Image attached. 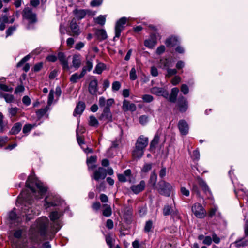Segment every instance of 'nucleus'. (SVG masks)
<instances>
[{
    "mask_svg": "<svg viewBox=\"0 0 248 248\" xmlns=\"http://www.w3.org/2000/svg\"><path fill=\"white\" fill-rule=\"evenodd\" d=\"M20 196L24 201H25V205L22 207V210L26 216V222L22 221V218L20 217H17L15 212V208H14L8 214V223L10 227L14 229V232H25L27 231L28 227L26 225L27 221L32 219L34 216L39 215L38 210L32 209L31 206V201L32 198L30 194L26 190L23 191Z\"/></svg>",
    "mask_w": 248,
    "mask_h": 248,
    "instance_id": "obj_1",
    "label": "nucleus"
},
{
    "mask_svg": "<svg viewBox=\"0 0 248 248\" xmlns=\"http://www.w3.org/2000/svg\"><path fill=\"white\" fill-rule=\"evenodd\" d=\"M26 186L31 190V194L37 199L42 198L47 190L43 184L33 175L29 176Z\"/></svg>",
    "mask_w": 248,
    "mask_h": 248,
    "instance_id": "obj_2",
    "label": "nucleus"
},
{
    "mask_svg": "<svg viewBox=\"0 0 248 248\" xmlns=\"http://www.w3.org/2000/svg\"><path fill=\"white\" fill-rule=\"evenodd\" d=\"M31 241L37 244H43V248H51V246L47 241L52 239L54 233H30Z\"/></svg>",
    "mask_w": 248,
    "mask_h": 248,
    "instance_id": "obj_3",
    "label": "nucleus"
},
{
    "mask_svg": "<svg viewBox=\"0 0 248 248\" xmlns=\"http://www.w3.org/2000/svg\"><path fill=\"white\" fill-rule=\"evenodd\" d=\"M63 204H64V202L61 199L59 196L51 194L48 195L45 198L44 206L46 209H47L51 207L62 205Z\"/></svg>",
    "mask_w": 248,
    "mask_h": 248,
    "instance_id": "obj_4",
    "label": "nucleus"
},
{
    "mask_svg": "<svg viewBox=\"0 0 248 248\" xmlns=\"http://www.w3.org/2000/svg\"><path fill=\"white\" fill-rule=\"evenodd\" d=\"M62 209H59V211H53L49 215L50 219L54 222L53 227L56 232L59 231L62 225V222L60 220H58L62 215Z\"/></svg>",
    "mask_w": 248,
    "mask_h": 248,
    "instance_id": "obj_5",
    "label": "nucleus"
},
{
    "mask_svg": "<svg viewBox=\"0 0 248 248\" xmlns=\"http://www.w3.org/2000/svg\"><path fill=\"white\" fill-rule=\"evenodd\" d=\"M48 219L46 217H43L38 219L34 225L37 228L36 230H33V226L31 227L30 232H44L45 229L47 225Z\"/></svg>",
    "mask_w": 248,
    "mask_h": 248,
    "instance_id": "obj_6",
    "label": "nucleus"
},
{
    "mask_svg": "<svg viewBox=\"0 0 248 248\" xmlns=\"http://www.w3.org/2000/svg\"><path fill=\"white\" fill-rule=\"evenodd\" d=\"M158 186V191L161 195L167 196L170 195L172 186L170 183L162 180L159 182Z\"/></svg>",
    "mask_w": 248,
    "mask_h": 248,
    "instance_id": "obj_7",
    "label": "nucleus"
},
{
    "mask_svg": "<svg viewBox=\"0 0 248 248\" xmlns=\"http://www.w3.org/2000/svg\"><path fill=\"white\" fill-rule=\"evenodd\" d=\"M192 212L198 218H202L205 217L206 212L202 205L195 203L192 207Z\"/></svg>",
    "mask_w": 248,
    "mask_h": 248,
    "instance_id": "obj_8",
    "label": "nucleus"
},
{
    "mask_svg": "<svg viewBox=\"0 0 248 248\" xmlns=\"http://www.w3.org/2000/svg\"><path fill=\"white\" fill-rule=\"evenodd\" d=\"M106 175V170L102 167H99L93 171V174L91 175V178L97 181H99L100 180L104 179Z\"/></svg>",
    "mask_w": 248,
    "mask_h": 248,
    "instance_id": "obj_9",
    "label": "nucleus"
},
{
    "mask_svg": "<svg viewBox=\"0 0 248 248\" xmlns=\"http://www.w3.org/2000/svg\"><path fill=\"white\" fill-rule=\"evenodd\" d=\"M127 21V18L125 17L121 18L116 23L115 27V38H119L121 35V31L124 30V25Z\"/></svg>",
    "mask_w": 248,
    "mask_h": 248,
    "instance_id": "obj_10",
    "label": "nucleus"
},
{
    "mask_svg": "<svg viewBox=\"0 0 248 248\" xmlns=\"http://www.w3.org/2000/svg\"><path fill=\"white\" fill-rule=\"evenodd\" d=\"M23 17L24 19L28 20L30 23H33L36 21V15L29 7H26L23 10Z\"/></svg>",
    "mask_w": 248,
    "mask_h": 248,
    "instance_id": "obj_11",
    "label": "nucleus"
},
{
    "mask_svg": "<svg viewBox=\"0 0 248 248\" xmlns=\"http://www.w3.org/2000/svg\"><path fill=\"white\" fill-rule=\"evenodd\" d=\"M151 93L157 96H161L165 98L169 97L168 92L163 88L154 87L151 89Z\"/></svg>",
    "mask_w": 248,
    "mask_h": 248,
    "instance_id": "obj_12",
    "label": "nucleus"
},
{
    "mask_svg": "<svg viewBox=\"0 0 248 248\" xmlns=\"http://www.w3.org/2000/svg\"><path fill=\"white\" fill-rule=\"evenodd\" d=\"M114 103V100L110 98L107 100L104 97H100L99 99L98 104L100 108H106L110 109V107Z\"/></svg>",
    "mask_w": 248,
    "mask_h": 248,
    "instance_id": "obj_13",
    "label": "nucleus"
},
{
    "mask_svg": "<svg viewBox=\"0 0 248 248\" xmlns=\"http://www.w3.org/2000/svg\"><path fill=\"white\" fill-rule=\"evenodd\" d=\"M148 144V138L143 135H141L137 139L135 146L144 150Z\"/></svg>",
    "mask_w": 248,
    "mask_h": 248,
    "instance_id": "obj_14",
    "label": "nucleus"
},
{
    "mask_svg": "<svg viewBox=\"0 0 248 248\" xmlns=\"http://www.w3.org/2000/svg\"><path fill=\"white\" fill-rule=\"evenodd\" d=\"M157 36H159V34L152 33L150 35V38L145 41V46L149 48H153L157 43Z\"/></svg>",
    "mask_w": 248,
    "mask_h": 248,
    "instance_id": "obj_15",
    "label": "nucleus"
},
{
    "mask_svg": "<svg viewBox=\"0 0 248 248\" xmlns=\"http://www.w3.org/2000/svg\"><path fill=\"white\" fill-rule=\"evenodd\" d=\"M131 176V170L130 169H127L124 170L123 174H118L117 177L119 181L121 182H125L129 181L131 182L130 180Z\"/></svg>",
    "mask_w": 248,
    "mask_h": 248,
    "instance_id": "obj_16",
    "label": "nucleus"
},
{
    "mask_svg": "<svg viewBox=\"0 0 248 248\" xmlns=\"http://www.w3.org/2000/svg\"><path fill=\"white\" fill-rule=\"evenodd\" d=\"M100 120H105L107 122L112 121V115L110 112V109L108 108H103V111L101 115L99 117Z\"/></svg>",
    "mask_w": 248,
    "mask_h": 248,
    "instance_id": "obj_17",
    "label": "nucleus"
},
{
    "mask_svg": "<svg viewBox=\"0 0 248 248\" xmlns=\"http://www.w3.org/2000/svg\"><path fill=\"white\" fill-rule=\"evenodd\" d=\"M178 128L181 134L183 135H186L188 133L189 127L186 121L184 120H181L178 123Z\"/></svg>",
    "mask_w": 248,
    "mask_h": 248,
    "instance_id": "obj_18",
    "label": "nucleus"
},
{
    "mask_svg": "<svg viewBox=\"0 0 248 248\" xmlns=\"http://www.w3.org/2000/svg\"><path fill=\"white\" fill-rule=\"evenodd\" d=\"M122 108L124 111H135L137 107L135 104L130 103L127 100H124L123 102Z\"/></svg>",
    "mask_w": 248,
    "mask_h": 248,
    "instance_id": "obj_19",
    "label": "nucleus"
},
{
    "mask_svg": "<svg viewBox=\"0 0 248 248\" xmlns=\"http://www.w3.org/2000/svg\"><path fill=\"white\" fill-rule=\"evenodd\" d=\"M145 187V182L144 180H141L140 184L136 185H133L131 186L130 189L134 193L138 194L143 191Z\"/></svg>",
    "mask_w": 248,
    "mask_h": 248,
    "instance_id": "obj_20",
    "label": "nucleus"
},
{
    "mask_svg": "<svg viewBox=\"0 0 248 248\" xmlns=\"http://www.w3.org/2000/svg\"><path fill=\"white\" fill-rule=\"evenodd\" d=\"M58 58L62 65L63 69L66 70L70 69V67L68 64V61L65 58V55L63 53L61 52H59L58 54Z\"/></svg>",
    "mask_w": 248,
    "mask_h": 248,
    "instance_id": "obj_21",
    "label": "nucleus"
},
{
    "mask_svg": "<svg viewBox=\"0 0 248 248\" xmlns=\"http://www.w3.org/2000/svg\"><path fill=\"white\" fill-rule=\"evenodd\" d=\"M178 107L181 112H185L188 108V102L183 96L180 97L178 100Z\"/></svg>",
    "mask_w": 248,
    "mask_h": 248,
    "instance_id": "obj_22",
    "label": "nucleus"
},
{
    "mask_svg": "<svg viewBox=\"0 0 248 248\" xmlns=\"http://www.w3.org/2000/svg\"><path fill=\"white\" fill-rule=\"evenodd\" d=\"M197 180L199 185L201 187L204 192L206 194H208L209 196H210L211 195V192L206 182L199 177L197 178Z\"/></svg>",
    "mask_w": 248,
    "mask_h": 248,
    "instance_id": "obj_23",
    "label": "nucleus"
},
{
    "mask_svg": "<svg viewBox=\"0 0 248 248\" xmlns=\"http://www.w3.org/2000/svg\"><path fill=\"white\" fill-rule=\"evenodd\" d=\"M98 81L97 79H93L90 81L89 85V91L92 95H95L98 91Z\"/></svg>",
    "mask_w": 248,
    "mask_h": 248,
    "instance_id": "obj_24",
    "label": "nucleus"
},
{
    "mask_svg": "<svg viewBox=\"0 0 248 248\" xmlns=\"http://www.w3.org/2000/svg\"><path fill=\"white\" fill-rule=\"evenodd\" d=\"M78 145L85 153L88 154L93 152L92 150L85 143L84 139L81 137L78 136Z\"/></svg>",
    "mask_w": 248,
    "mask_h": 248,
    "instance_id": "obj_25",
    "label": "nucleus"
},
{
    "mask_svg": "<svg viewBox=\"0 0 248 248\" xmlns=\"http://www.w3.org/2000/svg\"><path fill=\"white\" fill-rule=\"evenodd\" d=\"M144 150L135 146L132 152V156L134 159L141 158L144 154Z\"/></svg>",
    "mask_w": 248,
    "mask_h": 248,
    "instance_id": "obj_26",
    "label": "nucleus"
},
{
    "mask_svg": "<svg viewBox=\"0 0 248 248\" xmlns=\"http://www.w3.org/2000/svg\"><path fill=\"white\" fill-rule=\"evenodd\" d=\"M97 160V157L96 156H91L87 160V163L88 166V168L90 170H93L96 167V165L95 164Z\"/></svg>",
    "mask_w": 248,
    "mask_h": 248,
    "instance_id": "obj_27",
    "label": "nucleus"
},
{
    "mask_svg": "<svg viewBox=\"0 0 248 248\" xmlns=\"http://www.w3.org/2000/svg\"><path fill=\"white\" fill-rule=\"evenodd\" d=\"M179 89L177 88H173L171 89V93L169 97V101L172 103L175 102L177 98Z\"/></svg>",
    "mask_w": 248,
    "mask_h": 248,
    "instance_id": "obj_28",
    "label": "nucleus"
},
{
    "mask_svg": "<svg viewBox=\"0 0 248 248\" xmlns=\"http://www.w3.org/2000/svg\"><path fill=\"white\" fill-rule=\"evenodd\" d=\"M77 22V17L73 18L71 22L70 28L72 34H77L78 33Z\"/></svg>",
    "mask_w": 248,
    "mask_h": 248,
    "instance_id": "obj_29",
    "label": "nucleus"
},
{
    "mask_svg": "<svg viewBox=\"0 0 248 248\" xmlns=\"http://www.w3.org/2000/svg\"><path fill=\"white\" fill-rule=\"evenodd\" d=\"M95 34L99 40H105L108 37L106 31L103 29L97 30Z\"/></svg>",
    "mask_w": 248,
    "mask_h": 248,
    "instance_id": "obj_30",
    "label": "nucleus"
},
{
    "mask_svg": "<svg viewBox=\"0 0 248 248\" xmlns=\"http://www.w3.org/2000/svg\"><path fill=\"white\" fill-rule=\"evenodd\" d=\"M178 39L176 37L172 36L166 39L165 44L168 47H172L177 45Z\"/></svg>",
    "mask_w": 248,
    "mask_h": 248,
    "instance_id": "obj_31",
    "label": "nucleus"
},
{
    "mask_svg": "<svg viewBox=\"0 0 248 248\" xmlns=\"http://www.w3.org/2000/svg\"><path fill=\"white\" fill-rule=\"evenodd\" d=\"M21 128H22L21 123L20 122L16 123V124H15L14 125L12 128V129L10 131V133L12 134H14V135L16 134L20 131Z\"/></svg>",
    "mask_w": 248,
    "mask_h": 248,
    "instance_id": "obj_32",
    "label": "nucleus"
},
{
    "mask_svg": "<svg viewBox=\"0 0 248 248\" xmlns=\"http://www.w3.org/2000/svg\"><path fill=\"white\" fill-rule=\"evenodd\" d=\"M106 66L105 64L103 63H99L95 66L93 73L100 74L102 73L103 71L106 69Z\"/></svg>",
    "mask_w": 248,
    "mask_h": 248,
    "instance_id": "obj_33",
    "label": "nucleus"
},
{
    "mask_svg": "<svg viewBox=\"0 0 248 248\" xmlns=\"http://www.w3.org/2000/svg\"><path fill=\"white\" fill-rule=\"evenodd\" d=\"M49 109V107L48 106H47L44 108H41L39 109L36 112V115L37 117L40 119L42 118L43 116H44L46 113L47 112L48 109Z\"/></svg>",
    "mask_w": 248,
    "mask_h": 248,
    "instance_id": "obj_34",
    "label": "nucleus"
},
{
    "mask_svg": "<svg viewBox=\"0 0 248 248\" xmlns=\"http://www.w3.org/2000/svg\"><path fill=\"white\" fill-rule=\"evenodd\" d=\"M37 126V124L34 123L33 124H26L23 128V132L24 134L29 133L32 128Z\"/></svg>",
    "mask_w": 248,
    "mask_h": 248,
    "instance_id": "obj_35",
    "label": "nucleus"
},
{
    "mask_svg": "<svg viewBox=\"0 0 248 248\" xmlns=\"http://www.w3.org/2000/svg\"><path fill=\"white\" fill-rule=\"evenodd\" d=\"M89 124L91 126L97 127L99 123L97 119L93 115H92L89 118Z\"/></svg>",
    "mask_w": 248,
    "mask_h": 248,
    "instance_id": "obj_36",
    "label": "nucleus"
},
{
    "mask_svg": "<svg viewBox=\"0 0 248 248\" xmlns=\"http://www.w3.org/2000/svg\"><path fill=\"white\" fill-rule=\"evenodd\" d=\"M106 15H100L94 19L95 23L101 25H104L106 22Z\"/></svg>",
    "mask_w": 248,
    "mask_h": 248,
    "instance_id": "obj_37",
    "label": "nucleus"
},
{
    "mask_svg": "<svg viewBox=\"0 0 248 248\" xmlns=\"http://www.w3.org/2000/svg\"><path fill=\"white\" fill-rule=\"evenodd\" d=\"M157 180V175L155 171L151 173L149 180V183L153 186H155Z\"/></svg>",
    "mask_w": 248,
    "mask_h": 248,
    "instance_id": "obj_38",
    "label": "nucleus"
},
{
    "mask_svg": "<svg viewBox=\"0 0 248 248\" xmlns=\"http://www.w3.org/2000/svg\"><path fill=\"white\" fill-rule=\"evenodd\" d=\"M19 109L17 107H11L8 108V113L11 117H15Z\"/></svg>",
    "mask_w": 248,
    "mask_h": 248,
    "instance_id": "obj_39",
    "label": "nucleus"
},
{
    "mask_svg": "<svg viewBox=\"0 0 248 248\" xmlns=\"http://www.w3.org/2000/svg\"><path fill=\"white\" fill-rule=\"evenodd\" d=\"M159 140V137L157 134H155L154 139L150 143V148L153 149L155 148L156 145L158 144Z\"/></svg>",
    "mask_w": 248,
    "mask_h": 248,
    "instance_id": "obj_40",
    "label": "nucleus"
},
{
    "mask_svg": "<svg viewBox=\"0 0 248 248\" xmlns=\"http://www.w3.org/2000/svg\"><path fill=\"white\" fill-rule=\"evenodd\" d=\"M172 209L171 207L169 205L164 206L163 210V214L164 216H168L170 215Z\"/></svg>",
    "mask_w": 248,
    "mask_h": 248,
    "instance_id": "obj_41",
    "label": "nucleus"
},
{
    "mask_svg": "<svg viewBox=\"0 0 248 248\" xmlns=\"http://www.w3.org/2000/svg\"><path fill=\"white\" fill-rule=\"evenodd\" d=\"M121 87V84L119 81H116L112 84V90L113 92L118 91Z\"/></svg>",
    "mask_w": 248,
    "mask_h": 248,
    "instance_id": "obj_42",
    "label": "nucleus"
},
{
    "mask_svg": "<svg viewBox=\"0 0 248 248\" xmlns=\"http://www.w3.org/2000/svg\"><path fill=\"white\" fill-rule=\"evenodd\" d=\"M3 98L8 103H11L14 101V96L12 94H10L5 93Z\"/></svg>",
    "mask_w": 248,
    "mask_h": 248,
    "instance_id": "obj_43",
    "label": "nucleus"
},
{
    "mask_svg": "<svg viewBox=\"0 0 248 248\" xmlns=\"http://www.w3.org/2000/svg\"><path fill=\"white\" fill-rule=\"evenodd\" d=\"M129 77L131 80H135L137 79V76L136 74V70L135 67L131 68L129 73Z\"/></svg>",
    "mask_w": 248,
    "mask_h": 248,
    "instance_id": "obj_44",
    "label": "nucleus"
},
{
    "mask_svg": "<svg viewBox=\"0 0 248 248\" xmlns=\"http://www.w3.org/2000/svg\"><path fill=\"white\" fill-rule=\"evenodd\" d=\"M237 246L243 247L248 245V239L246 238L236 241Z\"/></svg>",
    "mask_w": 248,
    "mask_h": 248,
    "instance_id": "obj_45",
    "label": "nucleus"
},
{
    "mask_svg": "<svg viewBox=\"0 0 248 248\" xmlns=\"http://www.w3.org/2000/svg\"><path fill=\"white\" fill-rule=\"evenodd\" d=\"M111 214V209L109 206H107L103 211V215L105 217H109Z\"/></svg>",
    "mask_w": 248,
    "mask_h": 248,
    "instance_id": "obj_46",
    "label": "nucleus"
},
{
    "mask_svg": "<svg viewBox=\"0 0 248 248\" xmlns=\"http://www.w3.org/2000/svg\"><path fill=\"white\" fill-rule=\"evenodd\" d=\"M139 121L141 125H145L148 122V117L145 115H141L140 117Z\"/></svg>",
    "mask_w": 248,
    "mask_h": 248,
    "instance_id": "obj_47",
    "label": "nucleus"
},
{
    "mask_svg": "<svg viewBox=\"0 0 248 248\" xmlns=\"http://www.w3.org/2000/svg\"><path fill=\"white\" fill-rule=\"evenodd\" d=\"M142 99L144 102L146 103H150L151 102L153 99V97L149 94H145L142 96Z\"/></svg>",
    "mask_w": 248,
    "mask_h": 248,
    "instance_id": "obj_48",
    "label": "nucleus"
},
{
    "mask_svg": "<svg viewBox=\"0 0 248 248\" xmlns=\"http://www.w3.org/2000/svg\"><path fill=\"white\" fill-rule=\"evenodd\" d=\"M16 26H13L9 27L6 31V37H7L10 35H11L13 32L16 30Z\"/></svg>",
    "mask_w": 248,
    "mask_h": 248,
    "instance_id": "obj_49",
    "label": "nucleus"
},
{
    "mask_svg": "<svg viewBox=\"0 0 248 248\" xmlns=\"http://www.w3.org/2000/svg\"><path fill=\"white\" fill-rule=\"evenodd\" d=\"M0 89L3 91L9 92H12L13 90L12 87H10L7 85L2 83H0Z\"/></svg>",
    "mask_w": 248,
    "mask_h": 248,
    "instance_id": "obj_50",
    "label": "nucleus"
},
{
    "mask_svg": "<svg viewBox=\"0 0 248 248\" xmlns=\"http://www.w3.org/2000/svg\"><path fill=\"white\" fill-rule=\"evenodd\" d=\"M152 167V164L151 163H146L143 166L141 171L143 172H147L150 170Z\"/></svg>",
    "mask_w": 248,
    "mask_h": 248,
    "instance_id": "obj_51",
    "label": "nucleus"
},
{
    "mask_svg": "<svg viewBox=\"0 0 248 248\" xmlns=\"http://www.w3.org/2000/svg\"><path fill=\"white\" fill-rule=\"evenodd\" d=\"M30 58V55H27L23 58L20 62L17 63V67H21L26 62L28 61Z\"/></svg>",
    "mask_w": 248,
    "mask_h": 248,
    "instance_id": "obj_52",
    "label": "nucleus"
},
{
    "mask_svg": "<svg viewBox=\"0 0 248 248\" xmlns=\"http://www.w3.org/2000/svg\"><path fill=\"white\" fill-rule=\"evenodd\" d=\"M54 100V92L51 90L49 93L48 97L47 104L49 107L51 105Z\"/></svg>",
    "mask_w": 248,
    "mask_h": 248,
    "instance_id": "obj_53",
    "label": "nucleus"
},
{
    "mask_svg": "<svg viewBox=\"0 0 248 248\" xmlns=\"http://www.w3.org/2000/svg\"><path fill=\"white\" fill-rule=\"evenodd\" d=\"M114 240L113 239V238L111 236L110 234L106 236V242L107 244L110 247V248H111L112 247Z\"/></svg>",
    "mask_w": 248,
    "mask_h": 248,
    "instance_id": "obj_54",
    "label": "nucleus"
},
{
    "mask_svg": "<svg viewBox=\"0 0 248 248\" xmlns=\"http://www.w3.org/2000/svg\"><path fill=\"white\" fill-rule=\"evenodd\" d=\"M218 210V207L216 206H214L212 207L209 211L208 215L210 217H212L216 215Z\"/></svg>",
    "mask_w": 248,
    "mask_h": 248,
    "instance_id": "obj_55",
    "label": "nucleus"
},
{
    "mask_svg": "<svg viewBox=\"0 0 248 248\" xmlns=\"http://www.w3.org/2000/svg\"><path fill=\"white\" fill-rule=\"evenodd\" d=\"M153 226V222L151 220H148L146 222L144 230L146 232H150Z\"/></svg>",
    "mask_w": 248,
    "mask_h": 248,
    "instance_id": "obj_56",
    "label": "nucleus"
},
{
    "mask_svg": "<svg viewBox=\"0 0 248 248\" xmlns=\"http://www.w3.org/2000/svg\"><path fill=\"white\" fill-rule=\"evenodd\" d=\"M180 191L181 194L186 197H188L189 196V190L185 187L182 186L180 188Z\"/></svg>",
    "mask_w": 248,
    "mask_h": 248,
    "instance_id": "obj_57",
    "label": "nucleus"
},
{
    "mask_svg": "<svg viewBox=\"0 0 248 248\" xmlns=\"http://www.w3.org/2000/svg\"><path fill=\"white\" fill-rule=\"evenodd\" d=\"M181 91L184 94H187L189 92V88L187 85L182 84L181 87Z\"/></svg>",
    "mask_w": 248,
    "mask_h": 248,
    "instance_id": "obj_58",
    "label": "nucleus"
},
{
    "mask_svg": "<svg viewBox=\"0 0 248 248\" xmlns=\"http://www.w3.org/2000/svg\"><path fill=\"white\" fill-rule=\"evenodd\" d=\"M170 215L174 219H179L180 218V217L177 210H172Z\"/></svg>",
    "mask_w": 248,
    "mask_h": 248,
    "instance_id": "obj_59",
    "label": "nucleus"
},
{
    "mask_svg": "<svg viewBox=\"0 0 248 248\" xmlns=\"http://www.w3.org/2000/svg\"><path fill=\"white\" fill-rule=\"evenodd\" d=\"M101 207V204L99 202H96L93 203L92 208L94 211H98Z\"/></svg>",
    "mask_w": 248,
    "mask_h": 248,
    "instance_id": "obj_60",
    "label": "nucleus"
},
{
    "mask_svg": "<svg viewBox=\"0 0 248 248\" xmlns=\"http://www.w3.org/2000/svg\"><path fill=\"white\" fill-rule=\"evenodd\" d=\"M85 108V104L84 102H78V114L82 113Z\"/></svg>",
    "mask_w": 248,
    "mask_h": 248,
    "instance_id": "obj_61",
    "label": "nucleus"
},
{
    "mask_svg": "<svg viewBox=\"0 0 248 248\" xmlns=\"http://www.w3.org/2000/svg\"><path fill=\"white\" fill-rule=\"evenodd\" d=\"M165 50V47L163 45L158 46L156 50V53L158 55H160L164 52Z\"/></svg>",
    "mask_w": 248,
    "mask_h": 248,
    "instance_id": "obj_62",
    "label": "nucleus"
},
{
    "mask_svg": "<svg viewBox=\"0 0 248 248\" xmlns=\"http://www.w3.org/2000/svg\"><path fill=\"white\" fill-rule=\"evenodd\" d=\"M181 81V78L179 76H175L171 80V83L173 85H177Z\"/></svg>",
    "mask_w": 248,
    "mask_h": 248,
    "instance_id": "obj_63",
    "label": "nucleus"
},
{
    "mask_svg": "<svg viewBox=\"0 0 248 248\" xmlns=\"http://www.w3.org/2000/svg\"><path fill=\"white\" fill-rule=\"evenodd\" d=\"M212 239L210 236H206L203 240V243L205 245H210L212 243Z\"/></svg>",
    "mask_w": 248,
    "mask_h": 248,
    "instance_id": "obj_64",
    "label": "nucleus"
}]
</instances>
